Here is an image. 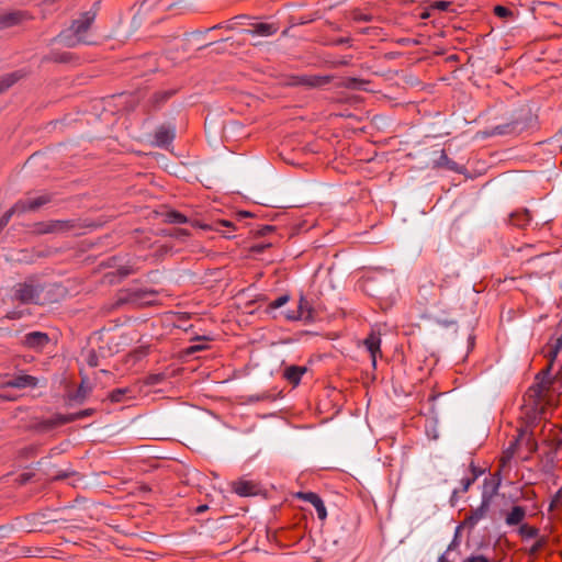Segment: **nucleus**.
Segmentation results:
<instances>
[{
  "mask_svg": "<svg viewBox=\"0 0 562 562\" xmlns=\"http://www.w3.org/2000/svg\"><path fill=\"white\" fill-rule=\"evenodd\" d=\"M562 345V336L557 340V348H559Z\"/></svg>",
  "mask_w": 562,
  "mask_h": 562,
  "instance_id": "obj_43",
  "label": "nucleus"
},
{
  "mask_svg": "<svg viewBox=\"0 0 562 562\" xmlns=\"http://www.w3.org/2000/svg\"><path fill=\"white\" fill-rule=\"evenodd\" d=\"M363 345L370 353L373 368H375L376 358L382 356L380 333L371 330V333L363 340Z\"/></svg>",
  "mask_w": 562,
  "mask_h": 562,
  "instance_id": "obj_9",
  "label": "nucleus"
},
{
  "mask_svg": "<svg viewBox=\"0 0 562 562\" xmlns=\"http://www.w3.org/2000/svg\"><path fill=\"white\" fill-rule=\"evenodd\" d=\"M330 79L331 78L329 76L301 75L293 77L291 85L316 88L329 83Z\"/></svg>",
  "mask_w": 562,
  "mask_h": 562,
  "instance_id": "obj_8",
  "label": "nucleus"
},
{
  "mask_svg": "<svg viewBox=\"0 0 562 562\" xmlns=\"http://www.w3.org/2000/svg\"><path fill=\"white\" fill-rule=\"evenodd\" d=\"M305 372V367L290 366L284 370V378L293 385H297Z\"/></svg>",
  "mask_w": 562,
  "mask_h": 562,
  "instance_id": "obj_20",
  "label": "nucleus"
},
{
  "mask_svg": "<svg viewBox=\"0 0 562 562\" xmlns=\"http://www.w3.org/2000/svg\"><path fill=\"white\" fill-rule=\"evenodd\" d=\"M49 341V336L46 333L31 331L23 336L21 345L35 352H42Z\"/></svg>",
  "mask_w": 562,
  "mask_h": 562,
  "instance_id": "obj_5",
  "label": "nucleus"
},
{
  "mask_svg": "<svg viewBox=\"0 0 562 562\" xmlns=\"http://www.w3.org/2000/svg\"><path fill=\"white\" fill-rule=\"evenodd\" d=\"M439 562H447L446 557L441 555L440 559H439Z\"/></svg>",
  "mask_w": 562,
  "mask_h": 562,
  "instance_id": "obj_45",
  "label": "nucleus"
},
{
  "mask_svg": "<svg viewBox=\"0 0 562 562\" xmlns=\"http://www.w3.org/2000/svg\"><path fill=\"white\" fill-rule=\"evenodd\" d=\"M519 535L522 538H536L539 535V529L527 524H521L519 527Z\"/></svg>",
  "mask_w": 562,
  "mask_h": 562,
  "instance_id": "obj_25",
  "label": "nucleus"
},
{
  "mask_svg": "<svg viewBox=\"0 0 562 562\" xmlns=\"http://www.w3.org/2000/svg\"><path fill=\"white\" fill-rule=\"evenodd\" d=\"M175 138V132L166 126H160L155 133V143L157 146L166 147L171 144Z\"/></svg>",
  "mask_w": 562,
  "mask_h": 562,
  "instance_id": "obj_17",
  "label": "nucleus"
},
{
  "mask_svg": "<svg viewBox=\"0 0 562 562\" xmlns=\"http://www.w3.org/2000/svg\"><path fill=\"white\" fill-rule=\"evenodd\" d=\"M540 375L542 376L541 378L542 379L541 380L542 387L549 389L553 383L552 378H551V363L540 372Z\"/></svg>",
  "mask_w": 562,
  "mask_h": 562,
  "instance_id": "obj_29",
  "label": "nucleus"
},
{
  "mask_svg": "<svg viewBox=\"0 0 562 562\" xmlns=\"http://www.w3.org/2000/svg\"><path fill=\"white\" fill-rule=\"evenodd\" d=\"M450 4L451 3L448 2V1H436L434 3V8L438 9V10H441V11H446L450 7Z\"/></svg>",
  "mask_w": 562,
  "mask_h": 562,
  "instance_id": "obj_36",
  "label": "nucleus"
},
{
  "mask_svg": "<svg viewBox=\"0 0 562 562\" xmlns=\"http://www.w3.org/2000/svg\"><path fill=\"white\" fill-rule=\"evenodd\" d=\"M21 316H22L21 312L13 311V312H9L5 317L9 319H19Z\"/></svg>",
  "mask_w": 562,
  "mask_h": 562,
  "instance_id": "obj_39",
  "label": "nucleus"
},
{
  "mask_svg": "<svg viewBox=\"0 0 562 562\" xmlns=\"http://www.w3.org/2000/svg\"><path fill=\"white\" fill-rule=\"evenodd\" d=\"M561 497V491L558 492V494L555 495V498L553 502H558V499Z\"/></svg>",
  "mask_w": 562,
  "mask_h": 562,
  "instance_id": "obj_44",
  "label": "nucleus"
},
{
  "mask_svg": "<svg viewBox=\"0 0 562 562\" xmlns=\"http://www.w3.org/2000/svg\"><path fill=\"white\" fill-rule=\"evenodd\" d=\"M166 220L167 222L169 223H173V224H183V223H187V217L180 213V212H177V211H170L166 214Z\"/></svg>",
  "mask_w": 562,
  "mask_h": 562,
  "instance_id": "obj_28",
  "label": "nucleus"
},
{
  "mask_svg": "<svg viewBox=\"0 0 562 562\" xmlns=\"http://www.w3.org/2000/svg\"><path fill=\"white\" fill-rule=\"evenodd\" d=\"M89 364H90V366H97V360H95V357H94V356L90 357V359H89Z\"/></svg>",
  "mask_w": 562,
  "mask_h": 562,
  "instance_id": "obj_42",
  "label": "nucleus"
},
{
  "mask_svg": "<svg viewBox=\"0 0 562 562\" xmlns=\"http://www.w3.org/2000/svg\"><path fill=\"white\" fill-rule=\"evenodd\" d=\"M5 385L16 389L35 387L37 385V379L33 375L20 374L9 380Z\"/></svg>",
  "mask_w": 562,
  "mask_h": 562,
  "instance_id": "obj_14",
  "label": "nucleus"
},
{
  "mask_svg": "<svg viewBox=\"0 0 562 562\" xmlns=\"http://www.w3.org/2000/svg\"><path fill=\"white\" fill-rule=\"evenodd\" d=\"M279 27L274 23H256L252 29L246 32L250 35L271 36L278 32Z\"/></svg>",
  "mask_w": 562,
  "mask_h": 562,
  "instance_id": "obj_16",
  "label": "nucleus"
},
{
  "mask_svg": "<svg viewBox=\"0 0 562 562\" xmlns=\"http://www.w3.org/2000/svg\"><path fill=\"white\" fill-rule=\"evenodd\" d=\"M472 470H473V475L471 477H463L461 480L462 492H467L477 477V474L474 472V470H475L474 467H472Z\"/></svg>",
  "mask_w": 562,
  "mask_h": 562,
  "instance_id": "obj_32",
  "label": "nucleus"
},
{
  "mask_svg": "<svg viewBox=\"0 0 562 562\" xmlns=\"http://www.w3.org/2000/svg\"><path fill=\"white\" fill-rule=\"evenodd\" d=\"M297 498L307 502L315 507V510L317 513V517L321 520H325L327 518V510L324 505V502L322 498L314 492H300L296 495Z\"/></svg>",
  "mask_w": 562,
  "mask_h": 562,
  "instance_id": "obj_11",
  "label": "nucleus"
},
{
  "mask_svg": "<svg viewBox=\"0 0 562 562\" xmlns=\"http://www.w3.org/2000/svg\"><path fill=\"white\" fill-rule=\"evenodd\" d=\"M74 225L69 221L50 220L46 222H40L33 225V232L38 235L55 234L67 232L72 228Z\"/></svg>",
  "mask_w": 562,
  "mask_h": 562,
  "instance_id": "obj_4",
  "label": "nucleus"
},
{
  "mask_svg": "<svg viewBox=\"0 0 562 562\" xmlns=\"http://www.w3.org/2000/svg\"><path fill=\"white\" fill-rule=\"evenodd\" d=\"M351 18L355 22H371L374 19L373 15L364 13L360 10L352 11Z\"/></svg>",
  "mask_w": 562,
  "mask_h": 562,
  "instance_id": "obj_30",
  "label": "nucleus"
},
{
  "mask_svg": "<svg viewBox=\"0 0 562 562\" xmlns=\"http://www.w3.org/2000/svg\"><path fill=\"white\" fill-rule=\"evenodd\" d=\"M22 212L20 211V209H16V203L10 209L8 210L0 218V232L8 225V223L10 222L11 217L14 215V214H21Z\"/></svg>",
  "mask_w": 562,
  "mask_h": 562,
  "instance_id": "obj_26",
  "label": "nucleus"
},
{
  "mask_svg": "<svg viewBox=\"0 0 562 562\" xmlns=\"http://www.w3.org/2000/svg\"><path fill=\"white\" fill-rule=\"evenodd\" d=\"M64 289L57 283H43L36 277L26 278L13 288V300L22 304L44 305L58 301Z\"/></svg>",
  "mask_w": 562,
  "mask_h": 562,
  "instance_id": "obj_1",
  "label": "nucleus"
},
{
  "mask_svg": "<svg viewBox=\"0 0 562 562\" xmlns=\"http://www.w3.org/2000/svg\"><path fill=\"white\" fill-rule=\"evenodd\" d=\"M207 509V506L206 505H201L196 508V513H203L204 510Z\"/></svg>",
  "mask_w": 562,
  "mask_h": 562,
  "instance_id": "obj_41",
  "label": "nucleus"
},
{
  "mask_svg": "<svg viewBox=\"0 0 562 562\" xmlns=\"http://www.w3.org/2000/svg\"><path fill=\"white\" fill-rule=\"evenodd\" d=\"M517 446H518V439L510 441L508 448L504 451L503 456L499 459L498 472H503L506 470L510 460L513 459L514 454L516 453Z\"/></svg>",
  "mask_w": 562,
  "mask_h": 562,
  "instance_id": "obj_19",
  "label": "nucleus"
},
{
  "mask_svg": "<svg viewBox=\"0 0 562 562\" xmlns=\"http://www.w3.org/2000/svg\"><path fill=\"white\" fill-rule=\"evenodd\" d=\"M92 413H93L92 409H85V411H80L77 413L68 414V415L59 414V415H56L55 417H53L52 419L47 420L46 427L54 428V427L61 426V425H65L68 423H72L75 420L88 417V416L92 415Z\"/></svg>",
  "mask_w": 562,
  "mask_h": 562,
  "instance_id": "obj_10",
  "label": "nucleus"
},
{
  "mask_svg": "<svg viewBox=\"0 0 562 562\" xmlns=\"http://www.w3.org/2000/svg\"><path fill=\"white\" fill-rule=\"evenodd\" d=\"M494 13L498 18H507V16H509L512 14V11L508 8H506V7L496 5L494 8Z\"/></svg>",
  "mask_w": 562,
  "mask_h": 562,
  "instance_id": "obj_33",
  "label": "nucleus"
},
{
  "mask_svg": "<svg viewBox=\"0 0 562 562\" xmlns=\"http://www.w3.org/2000/svg\"><path fill=\"white\" fill-rule=\"evenodd\" d=\"M94 18V13H82L72 22L67 31L58 35L57 41L68 47H74L80 43L91 44L92 42L87 38V32L93 23Z\"/></svg>",
  "mask_w": 562,
  "mask_h": 562,
  "instance_id": "obj_2",
  "label": "nucleus"
},
{
  "mask_svg": "<svg viewBox=\"0 0 562 562\" xmlns=\"http://www.w3.org/2000/svg\"><path fill=\"white\" fill-rule=\"evenodd\" d=\"M307 312H308V302L305 299L301 297L299 306H297V312L295 314L288 315V318L289 319H301L306 316Z\"/></svg>",
  "mask_w": 562,
  "mask_h": 562,
  "instance_id": "obj_23",
  "label": "nucleus"
},
{
  "mask_svg": "<svg viewBox=\"0 0 562 562\" xmlns=\"http://www.w3.org/2000/svg\"><path fill=\"white\" fill-rule=\"evenodd\" d=\"M158 292L156 290L125 289L116 294L113 307L128 305L134 308L155 305L157 303Z\"/></svg>",
  "mask_w": 562,
  "mask_h": 562,
  "instance_id": "obj_3",
  "label": "nucleus"
},
{
  "mask_svg": "<svg viewBox=\"0 0 562 562\" xmlns=\"http://www.w3.org/2000/svg\"><path fill=\"white\" fill-rule=\"evenodd\" d=\"M22 212L20 211V209H16V203L10 209L8 210L0 218V232L8 225V223L10 222L11 217L14 215V214H21Z\"/></svg>",
  "mask_w": 562,
  "mask_h": 562,
  "instance_id": "obj_27",
  "label": "nucleus"
},
{
  "mask_svg": "<svg viewBox=\"0 0 562 562\" xmlns=\"http://www.w3.org/2000/svg\"><path fill=\"white\" fill-rule=\"evenodd\" d=\"M490 509V499L483 497L481 505L474 509H471L470 513L465 516L463 520V525L470 529L474 528L482 519H484Z\"/></svg>",
  "mask_w": 562,
  "mask_h": 562,
  "instance_id": "obj_6",
  "label": "nucleus"
},
{
  "mask_svg": "<svg viewBox=\"0 0 562 562\" xmlns=\"http://www.w3.org/2000/svg\"><path fill=\"white\" fill-rule=\"evenodd\" d=\"M131 393V390L127 387L124 389H115L109 394V400L113 403L123 402L127 394Z\"/></svg>",
  "mask_w": 562,
  "mask_h": 562,
  "instance_id": "obj_24",
  "label": "nucleus"
},
{
  "mask_svg": "<svg viewBox=\"0 0 562 562\" xmlns=\"http://www.w3.org/2000/svg\"><path fill=\"white\" fill-rule=\"evenodd\" d=\"M526 517V508L522 506H514L505 517V522L508 526H517L522 522Z\"/></svg>",
  "mask_w": 562,
  "mask_h": 562,
  "instance_id": "obj_18",
  "label": "nucleus"
},
{
  "mask_svg": "<svg viewBox=\"0 0 562 562\" xmlns=\"http://www.w3.org/2000/svg\"><path fill=\"white\" fill-rule=\"evenodd\" d=\"M531 221V216L528 211L515 212L510 215V223L514 226L524 228Z\"/></svg>",
  "mask_w": 562,
  "mask_h": 562,
  "instance_id": "obj_21",
  "label": "nucleus"
},
{
  "mask_svg": "<svg viewBox=\"0 0 562 562\" xmlns=\"http://www.w3.org/2000/svg\"><path fill=\"white\" fill-rule=\"evenodd\" d=\"M162 380H164L162 374H150L147 378L146 383L149 385H156V384L160 383Z\"/></svg>",
  "mask_w": 562,
  "mask_h": 562,
  "instance_id": "obj_35",
  "label": "nucleus"
},
{
  "mask_svg": "<svg viewBox=\"0 0 562 562\" xmlns=\"http://www.w3.org/2000/svg\"><path fill=\"white\" fill-rule=\"evenodd\" d=\"M233 491L243 497L257 495L259 487L252 481L238 480L232 484Z\"/></svg>",
  "mask_w": 562,
  "mask_h": 562,
  "instance_id": "obj_13",
  "label": "nucleus"
},
{
  "mask_svg": "<svg viewBox=\"0 0 562 562\" xmlns=\"http://www.w3.org/2000/svg\"><path fill=\"white\" fill-rule=\"evenodd\" d=\"M265 229L266 231H272L273 228L271 226H266Z\"/></svg>",
  "mask_w": 562,
  "mask_h": 562,
  "instance_id": "obj_46",
  "label": "nucleus"
},
{
  "mask_svg": "<svg viewBox=\"0 0 562 562\" xmlns=\"http://www.w3.org/2000/svg\"><path fill=\"white\" fill-rule=\"evenodd\" d=\"M29 15L23 11H13L0 15V24L3 27H10L27 20Z\"/></svg>",
  "mask_w": 562,
  "mask_h": 562,
  "instance_id": "obj_15",
  "label": "nucleus"
},
{
  "mask_svg": "<svg viewBox=\"0 0 562 562\" xmlns=\"http://www.w3.org/2000/svg\"><path fill=\"white\" fill-rule=\"evenodd\" d=\"M464 562H490L487 558L483 555H474L468 558Z\"/></svg>",
  "mask_w": 562,
  "mask_h": 562,
  "instance_id": "obj_37",
  "label": "nucleus"
},
{
  "mask_svg": "<svg viewBox=\"0 0 562 562\" xmlns=\"http://www.w3.org/2000/svg\"><path fill=\"white\" fill-rule=\"evenodd\" d=\"M172 94V92H161V93H157L156 94V101H164V100H167L170 95Z\"/></svg>",
  "mask_w": 562,
  "mask_h": 562,
  "instance_id": "obj_38",
  "label": "nucleus"
},
{
  "mask_svg": "<svg viewBox=\"0 0 562 562\" xmlns=\"http://www.w3.org/2000/svg\"><path fill=\"white\" fill-rule=\"evenodd\" d=\"M21 76L18 72H12L0 77V92L10 88L14 82H16Z\"/></svg>",
  "mask_w": 562,
  "mask_h": 562,
  "instance_id": "obj_22",
  "label": "nucleus"
},
{
  "mask_svg": "<svg viewBox=\"0 0 562 562\" xmlns=\"http://www.w3.org/2000/svg\"><path fill=\"white\" fill-rule=\"evenodd\" d=\"M199 349H200L199 347H192V350H193V351H196V350H199Z\"/></svg>",
  "mask_w": 562,
  "mask_h": 562,
  "instance_id": "obj_47",
  "label": "nucleus"
},
{
  "mask_svg": "<svg viewBox=\"0 0 562 562\" xmlns=\"http://www.w3.org/2000/svg\"><path fill=\"white\" fill-rule=\"evenodd\" d=\"M289 301V296L288 295H282L278 299H276L274 301H272L271 303H269L268 307L270 310H277L281 306H283L285 303H288Z\"/></svg>",
  "mask_w": 562,
  "mask_h": 562,
  "instance_id": "obj_31",
  "label": "nucleus"
},
{
  "mask_svg": "<svg viewBox=\"0 0 562 562\" xmlns=\"http://www.w3.org/2000/svg\"><path fill=\"white\" fill-rule=\"evenodd\" d=\"M527 123L520 120H514L509 123L493 127L492 135L519 134L527 128Z\"/></svg>",
  "mask_w": 562,
  "mask_h": 562,
  "instance_id": "obj_12",
  "label": "nucleus"
},
{
  "mask_svg": "<svg viewBox=\"0 0 562 562\" xmlns=\"http://www.w3.org/2000/svg\"><path fill=\"white\" fill-rule=\"evenodd\" d=\"M52 200L49 194H41L38 196H29L26 199L16 202V209H20L22 213L27 211H36L40 207L46 205Z\"/></svg>",
  "mask_w": 562,
  "mask_h": 562,
  "instance_id": "obj_7",
  "label": "nucleus"
},
{
  "mask_svg": "<svg viewBox=\"0 0 562 562\" xmlns=\"http://www.w3.org/2000/svg\"><path fill=\"white\" fill-rule=\"evenodd\" d=\"M542 546H543V541H542V540L537 541V542L532 546V548H531V552H532V553L538 552V551L542 548Z\"/></svg>",
  "mask_w": 562,
  "mask_h": 562,
  "instance_id": "obj_40",
  "label": "nucleus"
},
{
  "mask_svg": "<svg viewBox=\"0 0 562 562\" xmlns=\"http://www.w3.org/2000/svg\"><path fill=\"white\" fill-rule=\"evenodd\" d=\"M224 227L233 228L234 225H233L232 222L225 221V220L218 221L217 223H215V229L216 231L225 233V231L223 229Z\"/></svg>",
  "mask_w": 562,
  "mask_h": 562,
  "instance_id": "obj_34",
  "label": "nucleus"
}]
</instances>
